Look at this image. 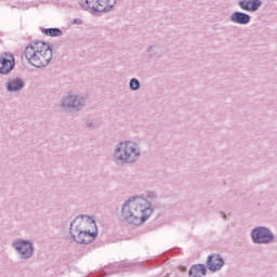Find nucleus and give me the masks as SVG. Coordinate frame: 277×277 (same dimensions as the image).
I'll use <instances>...</instances> for the list:
<instances>
[{
  "instance_id": "obj_1",
  "label": "nucleus",
  "mask_w": 277,
  "mask_h": 277,
  "mask_svg": "<svg viewBox=\"0 0 277 277\" xmlns=\"http://www.w3.org/2000/svg\"><path fill=\"white\" fill-rule=\"evenodd\" d=\"M153 215L150 201L144 197H131L121 208V220L132 226H142Z\"/></svg>"
},
{
  "instance_id": "obj_2",
  "label": "nucleus",
  "mask_w": 277,
  "mask_h": 277,
  "mask_svg": "<svg viewBox=\"0 0 277 277\" xmlns=\"http://www.w3.org/2000/svg\"><path fill=\"white\" fill-rule=\"evenodd\" d=\"M24 57L30 66L35 68H44L53 60V50L44 41H34L24 50Z\"/></svg>"
},
{
  "instance_id": "obj_3",
  "label": "nucleus",
  "mask_w": 277,
  "mask_h": 277,
  "mask_svg": "<svg viewBox=\"0 0 277 277\" xmlns=\"http://www.w3.org/2000/svg\"><path fill=\"white\" fill-rule=\"evenodd\" d=\"M70 235L76 243H92L96 239V222L90 216H78L70 225Z\"/></svg>"
},
{
  "instance_id": "obj_4",
  "label": "nucleus",
  "mask_w": 277,
  "mask_h": 277,
  "mask_svg": "<svg viewBox=\"0 0 277 277\" xmlns=\"http://www.w3.org/2000/svg\"><path fill=\"white\" fill-rule=\"evenodd\" d=\"M140 155L137 144L130 141L119 143L115 150V159L119 161V163H133L137 161Z\"/></svg>"
},
{
  "instance_id": "obj_5",
  "label": "nucleus",
  "mask_w": 277,
  "mask_h": 277,
  "mask_svg": "<svg viewBox=\"0 0 277 277\" xmlns=\"http://www.w3.org/2000/svg\"><path fill=\"white\" fill-rule=\"evenodd\" d=\"M251 237L254 243H269L274 239L272 233L265 227L253 229Z\"/></svg>"
},
{
  "instance_id": "obj_6",
  "label": "nucleus",
  "mask_w": 277,
  "mask_h": 277,
  "mask_svg": "<svg viewBox=\"0 0 277 277\" xmlns=\"http://www.w3.org/2000/svg\"><path fill=\"white\" fill-rule=\"evenodd\" d=\"M14 69V56L11 53L0 55V75H8Z\"/></svg>"
},
{
  "instance_id": "obj_7",
  "label": "nucleus",
  "mask_w": 277,
  "mask_h": 277,
  "mask_svg": "<svg viewBox=\"0 0 277 277\" xmlns=\"http://www.w3.org/2000/svg\"><path fill=\"white\" fill-rule=\"evenodd\" d=\"M14 246L17 252H19L24 259H29V256L34 254V248L29 241L18 240L14 243Z\"/></svg>"
},
{
  "instance_id": "obj_8",
  "label": "nucleus",
  "mask_w": 277,
  "mask_h": 277,
  "mask_svg": "<svg viewBox=\"0 0 277 277\" xmlns=\"http://www.w3.org/2000/svg\"><path fill=\"white\" fill-rule=\"evenodd\" d=\"M207 265L210 272H217L224 267V259L220 254H212L208 256Z\"/></svg>"
},
{
  "instance_id": "obj_9",
  "label": "nucleus",
  "mask_w": 277,
  "mask_h": 277,
  "mask_svg": "<svg viewBox=\"0 0 277 277\" xmlns=\"http://www.w3.org/2000/svg\"><path fill=\"white\" fill-rule=\"evenodd\" d=\"M261 0H242L239 2V5L246 12H256L261 8Z\"/></svg>"
},
{
  "instance_id": "obj_10",
  "label": "nucleus",
  "mask_w": 277,
  "mask_h": 277,
  "mask_svg": "<svg viewBox=\"0 0 277 277\" xmlns=\"http://www.w3.org/2000/svg\"><path fill=\"white\" fill-rule=\"evenodd\" d=\"M230 18L233 23H237L238 25H248L250 23V15L241 12H235Z\"/></svg>"
},
{
  "instance_id": "obj_11",
  "label": "nucleus",
  "mask_w": 277,
  "mask_h": 277,
  "mask_svg": "<svg viewBox=\"0 0 277 277\" xmlns=\"http://www.w3.org/2000/svg\"><path fill=\"white\" fill-rule=\"evenodd\" d=\"M189 277H205L207 276V268L202 264L192 266L189 269Z\"/></svg>"
},
{
  "instance_id": "obj_12",
  "label": "nucleus",
  "mask_w": 277,
  "mask_h": 277,
  "mask_svg": "<svg viewBox=\"0 0 277 277\" xmlns=\"http://www.w3.org/2000/svg\"><path fill=\"white\" fill-rule=\"evenodd\" d=\"M63 105L65 107H80L81 100L75 95H69L64 100Z\"/></svg>"
},
{
  "instance_id": "obj_13",
  "label": "nucleus",
  "mask_w": 277,
  "mask_h": 277,
  "mask_svg": "<svg viewBox=\"0 0 277 277\" xmlns=\"http://www.w3.org/2000/svg\"><path fill=\"white\" fill-rule=\"evenodd\" d=\"M23 85H25L23 83V80L16 78V79H13L9 82L8 84V90L10 92H17V90H23Z\"/></svg>"
},
{
  "instance_id": "obj_14",
  "label": "nucleus",
  "mask_w": 277,
  "mask_h": 277,
  "mask_svg": "<svg viewBox=\"0 0 277 277\" xmlns=\"http://www.w3.org/2000/svg\"><path fill=\"white\" fill-rule=\"evenodd\" d=\"M85 3L90 10H94V12H103L100 0H85Z\"/></svg>"
},
{
  "instance_id": "obj_15",
  "label": "nucleus",
  "mask_w": 277,
  "mask_h": 277,
  "mask_svg": "<svg viewBox=\"0 0 277 277\" xmlns=\"http://www.w3.org/2000/svg\"><path fill=\"white\" fill-rule=\"evenodd\" d=\"M100 4H102V12H107L116 5V0H100Z\"/></svg>"
},
{
  "instance_id": "obj_16",
  "label": "nucleus",
  "mask_w": 277,
  "mask_h": 277,
  "mask_svg": "<svg viewBox=\"0 0 277 277\" xmlns=\"http://www.w3.org/2000/svg\"><path fill=\"white\" fill-rule=\"evenodd\" d=\"M42 34L50 36L51 38H55L62 36V30L58 28H45L42 30Z\"/></svg>"
},
{
  "instance_id": "obj_17",
  "label": "nucleus",
  "mask_w": 277,
  "mask_h": 277,
  "mask_svg": "<svg viewBox=\"0 0 277 277\" xmlns=\"http://www.w3.org/2000/svg\"><path fill=\"white\" fill-rule=\"evenodd\" d=\"M130 88H131V90H140V81L137 79L133 78L130 81Z\"/></svg>"
}]
</instances>
